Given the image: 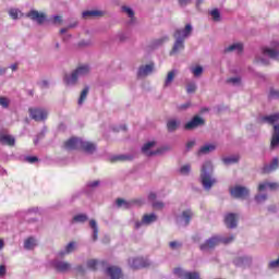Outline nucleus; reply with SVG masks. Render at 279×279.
I'll list each match as a JSON object with an SVG mask.
<instances>
[{
	"label": "nucleus",
	"mask_w": 279,
	"mask_h": 279,
	"mask_svg": "<svg viewBox=\"0 0 279 279\" xmlns=\"http://www.w3.org/2000/svg\"><path fill=\"white\" fill-rule=\"evenodd\" d=\"M169 247L172 250H180V247H182V242L172 241L169 243Z\"/></svg>",
	"instance_id": "53"
},
{
	"label": "nucleus",
	"mask_w": 279,
	"mask_h": 279,
	"mask_svg": "<svg viewBox=\"0 0 279 279\" xmlns=\"http://www.w3.org/2000/svg\"><path fill=\"white\" fill-rule=\"evenodd\" d=\"M225 53H243V43H234L227 47L223 50Z\"/></svg>",
	"instance_id": "19"
},
{
	"label": "nucleus",
	"mask_w": 279,
	"mask_h": 279,
	"mask_svg": "<svg viewBox=\"0 0 279 279\" xmlns=\"http://www.w3.org/2000/svg\"><path fill=\"white\" fill-rule=\"evenodd\" d=\"M213 162L205 161L201 169V182L205 191H210L217 184V179L213 177Z\"/></svg>",
	"instance_id": "1"
},
{
	"label": "nucleus",
	"mask_w": 279,
	"mask_h": 279,
	"mask_svg": "<svg viewBox=\"0 0 279 279\" xmlns=\"http://www.w3.org/2000/svg\"><path fill=\"white\" fill-rule=\"evenodd\" d=\"M191 219H193V211L191 209H185L175 217L179 226H189V223H191Z\"/></svg>",
	"instance_id": "10"
},
{
	"label": "nucleus",
	"mask_w": 279,
	"mask_h": 279,
	"mask_svg": "<svg viewBox=\"0 0 279 279\" xmlns=\"http://www.w3.org/2000/svg\"><path fill=\"white\" fill-rule=\"evenodd\" d=\"M8 272L7 268L4 265L0 266V278H3V276H5V274Z\"/></svg>",
	"instance_id": "59"
},
{
	"label": "nucleus",
	"mask_w": 279,
	"mask_h": 279,
	"mask_svg": "<svg viewBox=\"0 0 279 279\" xmlns=\"http://www.w3.org/2000/svg\"><path fill=\"white\" fill-rule=\"evenodd\" d=\"M235 267H250L252 265V257L250 256H243V257H236L234 260Z\"/></svg>",
	"instance_id": "24"
},
{
	"label": "nucleus",
	"mask_w": 279,
	"mask_h": 279,
	"mask_svg": "<svg viewBox=\"0 0 279 279\" xmlns=\"http://www.w3.org/2000/svg\"><path fill=\"white\" fill-rule=\"evenodd\" d=\"M278 167H279L278 158H275V159H272L270 165L264 166V168L262 169V172L263 173H271V171H276V169H278Z\"/></svg>",
	"instance_id": "31"
},
{
	"label": "nucleus",
	"mask_w": 279,
	"mask_h": 279,
	"mask_svg": "<svg viewBox=\"0 0 279 279\" xmlns=\"http://www.w3.org/2000/svg\"><path fill=\"white\" fill-rule=\"evenodd\" d=\"M227 84H230L231 86H241V77L234 76L227 80Z\"/></svg>",
	"instance_id": "42"
},
{
	"label": "nucleus",
	"mask_w": 279,
	"mask_h": 279,
	"mask_svg": "<svg viewBox=\"0 0 279 279\" xmlns=\"http://www.w3.org/2000/svg\"><path fill=\"white\" fill-rule=\"evenodd\" d=\"M154 63L140 66L137 71V76L147 77V75H151L154 73Z\"/></svg>",
	"instance_id": "20"
},
{
	"label": "nucleus",
	"mask_w": 279,
	"mask_h": 279,
	"mask_svg": "<svg viewBox=\"0 0 279 279\" xmlns=\"http://www.w3.org/2000/svg\"><path fill=\"white\" fill-rule=\"evenodd\" d=\"M26 161L34 165V162H38V157H26Z\"/></svg>",
	"instance_id": "61"
},
{
	"label": "nucleus",
	"mask_w": 279,
	"mask_h": 279,
	"mask_svg": "<svg viewBox=\"0 0 279 279\" xmlns=\"http://www.w3.org/2000/svg\"><path fill=\"white\" fill-rule=\"evenodd\" d=\"M158 221V216L156 214L144 215L141 221L135 222V229L143 228V226H151Z\"/></svg>",
	"instance_id": "12"
},
{
	"label": "nucleus",
	"mask_w": 279,
	"mask_h": 279,
	"mask_svg": "<svg viewBox=\"0 0 279 279\" xmlns=\"http://www.w3.org/2000/svg\"><path fill=\"white\" fill-rule=\"evenodd\" d=\"M1 145H8L9 147H14L16 140L12 135L0 134Z\"/></svg>",
	"instance_id": "28"
},
{
	"label": "nucleus",
	"mask_w": 279,
	"mask_h": 279,
	"mask_svg": "<svg viewBox=\"0 0 279 279\" xmlns=\"http://www.w3.org/2000/svg\"><path fill=\"white\" fill-rule=\"evenodd\" d=\"M187 149H192V147H195V141H190L186 144Z\"/></svg>",
	"instance_id": "64"
},
{
	"label": "nucleus",
	"mask_w": 279,
	"mask_h": 279,
	"mask_svg": "<svg viewBox=\"0 0 279 279\" xmlns=\"http://www.w3.org/2000/svg\"><path fill=\"white\" fill-rule=\"evenodd\" d=\"M184 49V40L175 38L172 50L170 51V56H175V53H180Z\"/></svg>",
	"instance_id": "30"
},
{
	"label": "nucleus",
	"mask_w": 279,
	"mask_h": 279,
	"mask_svg": "<svg viewBox=\"0 0 279 279\" xmlns=\"http://www.w3.org/2000/svg\"><path fill=\"white\" fill-rule=\"evenodd\" d=\"M234 241V236H229V238H221L219 235H214L209 238L206 242L201 244V250L202 252H208V250H215L219 243H232Z\"/></svg>",
	"instance_id": "3"
},
{
	"label": "nucleus",
	"mask_w": 279,
	"mask_h": 279,
	"mask_svg": "<svg viewBox=\"0 0 279 279\" xmlns=\"http://www.w3.org/2000/svg\"><path fill=\"white\" fill-rule=\"evenodd\" d=\"M51 266L53 267V269H56V271H59L60 274H68V271H71L73 267L71 263L66 260H61L59 258H54L51 262Z\"/></svg>",
	"instance_id": "6"
},
{
	"label": "nucleus",
	"mask_w": 279,
	"mask_h": 279,
	"mask_svg": "<svg viewBox=\"0 0 279 279\" xmlns=\"http://www.w3.org/2000/svg\"><path fill=\"white\" fill-rule=\"evenodd\" d=\"M83 151H86V154H95L97 151V145L93 142H87L81 140V148Z\"/></svg>",
	"instance_id": "22"
},
{
	"label": "nucleus",
	"mask_w": 279,
	"mask_h": 279,
	"mask_svg": "<svg viewBox=\"0 0 279 279\" xmlns=\"http://www.w3.org/2000/svg\"><path fill=\"white\" fill-rule=\"evenodd\" d=\"M279 147V124L274 126V133L270 142V149H276Z\"/></svg>",
	"instance_id": "29"
},
{
	"label": "nucleus",
	"mask_w": 279,
	"mask_h": 279,
	"mask_svg": "<svg viewBox=\"0 0 279 279\" xmlns=\"http://www.w3.org/2000/svg\"><path fill=\"white\" fill-rule=\"evenodd\" d=\"M0 106H1V108H4V109L10 108V99H8L7 97L1 96L0 97Z\"/></svg>",
	"instance_id": "47"
},
{
	"label": "nucleus",
	"mask_w": 279,
	"mask_h": 279,
	"mask_svg": "<svg viewBox=\"0 0 279 279\" xmlns=\"http://www.w3.org/2000/svg\"><path fill=\"white\" fill-rule=\"evenodd\" d=\"M156 193L150 192L148 195V201L151 202L154 204V202H156Z\"/></svg>",
	"instance_id": "62"
},
{
	"label": "nucleus",
	"mask_w": 279,
	"mask_h": 279,
	"mask_svg": "<svg viewBox=\"0 0 279 279\" xmlns=\"http://www.w3.org/2000/svg\"><path fill=\"white\" fill-rule=\"evenodd\" d=\"M38 245V240H36V238L34 236H29L24 241V248H26L27 251H32L35 247H37Z\"/></svg>",
	"instance_id": "32"
},
{
	"label": "nucleus",
	"mask_w": 279,
	"mask_h": 279,
	"mask_svg": "<svg viewBox=\"0 0 279 279\" xmlns=\"http://www.w3.org/2000/svg\"><path fill=\"white\" fill-rule=\"evenodd\" d=\"M265 56H268V58H270L271 60H276L277 62H279V51L274 48H264L262 50V56H257L255 58V62H257V64H263L264 66H267V64H269V60L266 59Z\"/></svg>",
	"instance_id": "4"
},
{
	"label": "nucleus",
	"mask_w": 279,
	"mask_h": 279,
	"mask_svg": "<svg viewBox=\"0 0 279 279\" xmlns=\"http://www.w3.org/2000/svg\"><path fill=\"white\" fill-rule=\"evenodd\" d=\"M268 97L269 99H279V89L276 87H270Z\"/></svg>",
	"instance_id": "43"
},
{
	"label": "nucleus",
	"mask_w": 279,
	"mask_h": 279,
	"mask_svg": "<svg viewBox=\"0 0 279 279\" xmlns=\"http://www.w3.org/2000/svg\"><path fill=\"white\" fill-rule=\"evenodd\" d=\"M77 82H80V77L74 72V70L71 73L65 74L63 76V84L65 86L73 87V86H75L77 84Z\"/></svg>",
	"instance_id": "15"
},
{
	"label": "nucleus",
	"mask_w": 279,
	"mask_h": 279,
	"mask_svg": "<svg viewBox=\"0 0 279 279\" xmlns=\"http://www.w3.org/2000/svg\"><path fill=\"white\" fill-rule=\"evenodd\" d=\"M75 223H86L88 221V216L86 214H78L73 217Z\"/></svg>",
	"instance_id": "39"
},
{
	"label": "nucleus",
	"mask_w": 279,
	"mask_h": 279,
	"mask_svg": "<svg viewBox=\"0 0 279 279\" xmlns=\"http://www.w3.org/2000/svg\"><path fill=\"white\" fill-rule=\"evenodd\" d=\"M89 227L93 230V241H97V239H99V227L97 226V220H89Z\"/></svg>",
	"instance_id": "35"
},
{
	"label": "nucleus",
	"mask_w": 279,
	"mask_h": 279,
	"mask_svg": "<svg viewBox=\"0 0 279 279\" xmlns=\"http://www.w3.org/2000/svg\"><path fill=\"white\" fill-rule=\"evenodd\" d=\"M179 173H181V175H189V173H191V163H186L182 166L179 169Z\"/></svg>",
	"instance_id": "44"
},
{
	"label": "nucleus",
	"mask_w": 279,
	"mask_h": 279,
	"mask_svg": "<svg viewBox=\"0 0 279 279\" xmlns=\"http://www.w3.org/2000/svg\"><path fill=\"white\" fill-rule=\"evenodd\" d=\"M187 108H191V102H185L178 106V110H187Z\"/></svg>",
	"instance_id": "57"
},
{
	"label": "nucleus",
	"mask_w": 279,
	"mask_h": 279,
	"mask_svg": "<svg viewBox=\"0 0 279 279\" xmlns=\"http://www.w3.org/2000/svg\"><path fill=\"white\" fill-rule=\"evenodd\" d=\"M49 23H52V25H62V16L53 15L52 19L49 20Z\"/></svg>",
	"instance_id": "48"
},
{
	"label": "nucleus",
	"mask_w": 279,
	"mask_h": 279,
	"mask_svg": "<svg viewBox=\"0 0 279 279\" xmlns=\"http://www.w3.org/2000/svg\"><path fill=\"white\" fill-rule=\"evenodd\" d=\"M129 265L132 269H141L142 267L149 266V262L145 260L143 257H135L129 259Z\"/></svg>",
	"instance_id": "16"
},
{
	"label": "nucleus",
	"mask_w": 279,
	"mask_h": 279,
	"mask_svg": "<svg viewBox=\"0 0 279 279\" xmlns=\"http://www.w3.org/2000/svg\"><path fill=\"white\" fill-rule=\"evenodd\" d=\"M106 276L110 279H121L123 278V274L121 272V268L117 266H109L106 269Z\"/></svg>",
	"instance_id": "17"
},
{
	"label": "nucleus",
	"mask_w": 279,
	"mask_h": 279,
	"mask_svg": "<svg viewBox=\"0 0 279 279\" xmlns=\"http://www.w3.org/2000/svg\"><path fill=\"white\" fill-rule=\"evenodd\" d=\"M9 16H11L13 21H16V19H19V10L16 9L9 10Z\"/></svg>",
	"instance_id": "54"
},
{
	"label": "nucleus",
	"mask_w": 279,
	"mask_h": 279,
	"mask_svg": "<svg viewBox=\"0 0 279 279\" xmlns=\"http://www.w3.org/2000/svg\"><path fill=\"white\" fill-rule=\"evenodd\" d=\"M225 223L227 228H236V215L228 214L225 218Z\"/></svg>",
	"instance_id": "33"
},
{
	"label": "nucleus",
	"mask_w": 279,
	"mask_h": 279,
	"mask_svg": "<svg viewBox=\"0 0 279 279\" xmlns=\"http://www.w3.org/2000/svg\"><path fill=\"white\" fill-rule=\"evenodd\" d=\"M178 1L181 8H186V5H189L192 0H178Z\"/></svg>",
	"instance_id": "58"
},
{
	"label": "nucleus",
	"mask_w": 279,
	"mask_h": 279,
	"mask_svg": "<svg viewBox=\"0 0 279 279\" xmlns=\"http://www.w3.org/2000/svg\"><path fill=\"white\" fill-rule=\"evenodd\" d=\"M82 145V138L72 137L65 142V149L73 151L74 149H80Z\"/></svg>",
	"instance_id": "21"
},
{
	"label": "nucleus",
	"mask_w": 279,
	"mask_h": 279,
	"mask_svg": "<svg viewBox=\"0 0 279 279\" xmlns=\"http://www.w3.org/2000/svg\"><path fill=\"white\" fill-rule=\"evenodd\" d=\"M262 121H263V123H269L270 125H274V123H278V121H279V113L265 116L262 118Z\"/></svg>",
	"instance_id": "36"
},
{
	"label": "nucleus",
	"mask_w": 279,
	"mask_h": 279,
	"mask_svg": "<svg viewBox=\"0 0 279 279\" xmlns=\"http://www.w3.org/2000/svg\"><path fill=\"white\" fill-rule=\"evenodd\" d=\"M178 128H180L179 120H175V119L168 120V122H167L168 132H175V130H178Z\"/></svg>",
	"instance_id": "37"
},
{
	"label": "nucleus",
	"mask_w": 279,
	"mask_h": 279,
	"mask_svg": "<svg viewBox=\"0 0 279 279\" xmlns=\"http://www.w3.org/2000/svg\"><path fill=\"white\" fill-rule=\"evenodd\" d=\"M26 17L37 23V25H43V23L47 21V14H45L44 12H38L34 9L26 13Z\"/></svg>",
	"instance_id": "9"
},
{
	"label": "nucleus",
	"mask_w": 279,
	"mask_h": 279,
	"mask_svg": "<svg viewBox=\"0 0 279 279\" xmlns=\"http://www.w3.org/2000/svg\"><path fill=\"white\" fill-rule=\"evenodd\" d=\"M104 11L99 10H90V11H84L82 13L83 19H101L104 16Z\"/></svg>",
	"instance_id": "27"
},
{
	"label": "nucleus",
	"mask_w": 279,
	"mask_h": 279,
	"mask_svg": "<svg viewBox=\"0 0 279 279\" xmlns=\"http://www.w3.org/2000/svg\"><path fill=\"white\" fill-rule=\"evenodd\" d=\"M195 90H197V85L195 83H189L186 86L187 95H192V93H195Z\"/></svg>",
	"instance_id": "49"
},
{
	"label": "nucleus",
	"mask_w": 279,
	"mask_h": 279,
	"mask_svg": "<svg viewBox=\"0 0 279 279\" xmlns=\"http://www.w3.org/2000/svg\"><path fill=\"white\" fill-rule=\"evenodd\" d=\"M230 194L235 199H245V197L250 196V190L245 186L238 185L230 189Z\"/></svg>",
	"instance_id": "8"
},
{
	"label": "nucleus",
	"mask_w": 279,
	"mask_h": 279,
	"mask_svg": "<svg viewBox=\"0 0 279 279\" xmlns=\"http://www.w3.org/2000/svg\"><path fill=\"white\" fill-rule=\"evenodd\" d=\"M215 149H217V145H215V144H205L198 149L197 155L198 156H206L208 154H213V151H215Z\"/></svg>",
	"instance_id": "26"
},
{
	"label": "nucleus",
	"mask_w": 279,
	"mask_h": 279,
	"mask_svg": "<svg viewBox=\"0 0 279 279\" xmlns=\"http://www.w3.org/2000/svg\"><path fill=\"white\" fill-rule=\"evenodd\" d=\"M191 73H193L194 77H202V74L204 73V68L202 65L193 66L190 69Z\"/></svg>",
	"instance_id": "41"
},
{
	"label": "nucleus",
	"mask_w": 279,
	"mask_h": 279,
	"mask_svg": "<svg viewBox=\"0 0 279 279\" xmlns=\"http://www.w3.org/2000/svg\"><path fill=\"white\" fill-rule=\"evenodd\" d=\"M90 90V87L86 86L84 87V89L81 92L80 98H78V106H82V104H84V101H86V98L88 97V93Z\"/></svg>",
	"instance_id": "38"
},
{
	"label": "nucleus",
	"mask_w": 279,
	"mask_h": 279,
	"mask_svg": "<svg viewBox=\"0 0 279 279\" xmlns=\"http://www.w3.org/2000/svg\"><path fill=\"white\" fill-rule=\"evenodd\" d=\"M193 34V25L186 24L184 28H179L174 32L173 36L174 38H179L180 40H185V38H189Z\"/></svg>",
	"instance_id": "13"
},
{
	"label": "nucleus",
	"mask_w": 279,
	"mask_h": 279,
	"mask_svg": "<svg viewBox=\"0 0 279 279\" xmlns=\"http://www.w3.org/2000/svg\"><path fill=\"white\" fill-rule=\"evenodd\" d=\"M29 117L33 121H47V117H49V111L45 108L34 107L28 109Z\"/></svg>",
	"instance_id": "5"
},
{
	"label": "nucleus",
	"mask_w": 279,
	"mask_h": 279,
	"mask_svg": "<svg viewBox=\"0 0 279 279\" xmlns=\"http://www.w3.org/2000/svg\"><path fill=\"white\" fill-rule=\"evenodd\" d=\"M40 88H47L49 86V81L44 80L41 82L38 83Z\"/></svg>",
	"instance_id": "60"
},
{
	"label": "nucleus",
	"mask_w": 279,
	"mask_h": 279,
	"mask_svg": "<svg viewBox=\"0 0 279 279\" xmlns=\"http://www.w3.org/2000/svg\"><path fill=\"white\" fill-rule=\"evenodd\" d=\"M77 244L75 242H70L63 250L57 253V258H64V256H69V254H73Z\"/></svg>",
	"instance_id": "18"
},
{
	"label": "nucleus",
	"mask_w": 279,
	"mask_h": 279,
	"mask_svg": "<svg viewBox=\"0 0 279 279\" xmlns=\"http://www.w3.org/2000/svg\"><path fill=\"white\" fill-rule=\"evenodd\" d=\"M116 204L118 208H132V206H143V204H145V198H135L131 201L118 198Z\"/></svg>",
	"instance_id": "7"
},
{
	"label": "nucleus",
	"mask_w": 279,
	"mask_h": 279,
	"mask_svg": "<svg viewBox=\"0 0 279 279\" xmlns=\"http://www.w3.org/2000/svg\"><path fill=\"white\" fill-rule=\"evenodd\" d=\"M267 189H270V191H278L279 183H276V182H272V183H269V182L259 183V185L257 187V191L259 193H263V191H267Z\"/></svg>",
	"instance_id": "25"
},
{
	"label": "nucleus",
	"mask_w": 279,
	"mask_h": 279,
	"mask_svg": "<svg viewBox=\"0 0 279 279\" xmlns=\"http://www.w3.org/2000/svg\"><path fill=\"white\" fill-rule=\"evenodd\" d=\"M129 159H130V157H128L125 155H119L113 158V160H129Z\"/></svg>",
	"instance_id": "63"
},
{
	"label": "nucleus",
	"mask_w": 279,
	"mask_h": 279,
	"mask_svg": "<svg viewBox=\"0 0 279 279\" xmlns=\"http://www.w3.org/2000/svg\"><path fill=\"white\" fill-rule=\"evenodd\" d=\"M203 125H206V120L199 116H194L192 120L185 123L184 130H197V128Z\"/></svg>",
	"instance_id": "11"
},
{
	"label": "nucleus",
	"mask_w": 279,
	"mask_h": 279,
	"mask_svg": "<svg viewBox=\"0 0 279 279\" xmlns=\"http://www.w3.org/2000/svg\"><path fill=\"white\" fill-rule=\"evenodd\" d=\"M173 272H174V276H178V278H181V279H199V272H195V271L191 272L182 268H175Z\"/></svg>",
	"instance_id": "14"
},
{
	"label": "nucleus",
	"mask_w": 279,
	"mask_h": 279,
	"mask_svg": "<svg viewBox=\"0 0 279 279\" xmlns=\"http://www.w3.org/2000/svg\"><path fill=\"white\" fill-rule=\"evenodd\" d=\"M222 161L225 165H236V162H239V156L233 155L230 157H225Z\"/></svg>",
	"instance_id": "40"
},
{
	"label": "nucleus",
	"mask_w": 279,
	"mask_h": 279,
	"mask_svg": "<svg viewBox=\"0 0 279 279\" xmlns=\"http://www.w3.org/2000/svg\"><path fill=\"white\" fill-rule=\"evenodd\" d=\"M153 208H155L156 210H162V208H165V203H162L161 201H155L153 202Z\"/></svg>",
	"instance_id": "52"
},
{
	"label": "nucleus",
	"mask_w": 279,
	"mask_h": 279,
	"mask_svg": "<svg viewBox=\"0 0 279 279\" xmlns=\"http://www.w3.org/2000/svg\"><path fill=\"white\" fill-rule=\"evenodd\" d=\"M76 74V76L80 77H86V75L90 74V65L88 64H82L78 65L75 70H73Z\"/></svg>",
	"instance_id": "23"
},
{
	"label": "nucleus",
	"mask_w": 279,
	"mask_h": 279,
	"mask_svg": "<svg viewBox=\"0 0 279 279\" xmlns=\"http://www.w3.org/2000/svg\"><path fill=\"white\" fill-rule=\"evenodd\" d=\"M177 73H178V71H175V70L168 72L167 77L163 83V88H169V86H171V84H173Z\"/></svg>",
	"instance_id": "34"
},
{
	"label": "nucleus",
	"mask_w": 279,
	"mask_h": 279,
	"mask_svg": "<svg viewBox=\"0 0 279 279\" xmlns=\"http://www.w3.org/2000/svg\"><path fill=\"white\" fill-rule=\"evenodd\" d=\"M210 14H211L214 21H216V22L221 21V13H219L218 9H214L210 12Z\"/></svg>",
	"instance_id": "50"
},
{
	"label": "nucleus",
	"mask_w": 279,
	"mask_h": 279,
	"mask_svg": "<svg viewBox=\"0 0 279 279\" xmlns=\"http://www.w3.org/2000/svg\"><path fill=\"white\" fill-rule=\"evenodd\" d=\"M255 202H256V204H263V203L267 202V194L255 195Z\"/></svg>",
	"instance_id": "45"
},
{
	"label": "nucleus",
	"mask_w": 279,
	"mask_h": 279,
	"mask_svg": "<svg viewBox=\"0 0 279 279\" xmlns=\"http://www.w3.org/2000/svg\"><path fill=\"white\" fill-rule=\"evenodd\" d=\"M122 12H125L128 14L129 19H134V10L130 7H122Z\"/></svg>",
	"instance_id": "51"
},
{
	"label": "nucleus",
	"mask_w": 279,
	"mask_h": 279,
	"mask_svg": "<svg viewBox=\"0 0 279 279\" xmlns=\"http://www.w3.org/2000/svg\"><path fill=\"white\" fill-rule=\"evenodd\" d=\"M99 184H100V182H99L98 180H96V181H90V182H88V183H87V186H88L89 189H97V186H99Z\"/></svg>",
	"instance_id": "56"
},
{
	"label": "nucleus",
	"mask_w": 279,
	"mask_h": 279,
	"mask_svg": "<svg viewBox=\"0 0 279 279\" xmlns=\"http://www.w3.org/2000/svg\"><path fill=\"white\" fill-rule=\"evenodd\" d=\"M156 147V141L147 142L142 146V153L144 156H162V154H167V151H171V146H161L160 148H157L154 150Z\"/></svg>",
	"instance_id": "2"
},
{
	"label": "nucleus",
	"mask_w": 279,
	"mask_h": 279,
	"mask_svg": "<svg viewBox=\"0 0 279 279\" xmlns=\"http://www.w3.org/2000/svg\"><path fill=\"white\" fill-rule=\"evenodd\" d=\"M165 43H169V36H167V35L155 40V45L157 47H160V45H165Z\"/></svg>",
	"instance_id": "46"
},
{
	"label": "nucleus",
	"mask_w": 279,
	"mask_h": 279,
	"mask_svg": "<svg viewBox=\"0 0 279 279\" xmlns=\"http://www.w3.org/2000/svg\"><path fill=\"white\" fill-rule=\"evenodd\" d=\"M87 267L88 269L96 270L97 269V260L96 259H90L87 262Z\"/></svg>",
	"instance_id": "55"
}]
</instances>
